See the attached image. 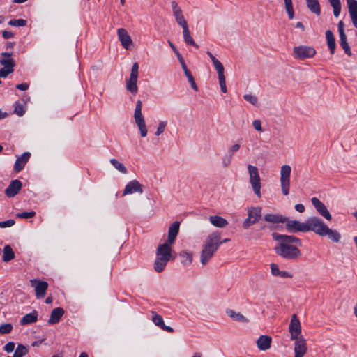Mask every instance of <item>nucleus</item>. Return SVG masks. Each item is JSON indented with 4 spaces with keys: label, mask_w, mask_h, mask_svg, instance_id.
Returning <instances> with one entry per match:
<instances>
[{
    "label": "nucleus",
    "mask_w": 357,
    "mask_h": 357,
    "mask_svg": "<svg viewBox=\"0 0 357 357\" xmlns=\"http://www.w3.org/2000/svg\"><path fill=\"white\" fill-rule=\"evenodd\" d=\"M278 276L280 278H291L293 277V275L291 273H289V272L285 271H280Z\"/></svg>",
    "instance_id": "obj_60"
},
{
    "label": "nucleus",
    "mask_w": 357,
    "mask_h": 357,
    "mask_svg": "<svg viewBox=\"0 0 357 357\" xmlns=\"http://www.w3.org/2000/svg\"><path fill=\"white\" fill-rule=\"evenodd\" d=\"M138 69H139V65L137 62L134 63L130 75L138 77Z\"/></svg>",
    "instance_id": "obj_58"
},
{
    "label": "nucleus",
    "mask_w": 357,
    "mask_h": 357,
    "mask_svg": "<svg viewBox=\"0 0 357 357\" xmlns=\"http://www.w3.org/2000/svg\"><path fill=\"white\" fill-rule=\"evenodd\" d=\"M270 267H271V274L273 276H278V275L280 272L278 266L276 264L272 263V264H271Z\"/></svg>",
    "instance_id": "obj_50"
},
{
    "label": "nucleus",
    "mask_w": 357,
    "mask_h": 357,
    "mask_svg": "<svg viewBox=\"0 0 357 357\" xmlns=\"http://www.w3.org/2000/svg\"><path fill=\"white\" fill-rule=\"evenodd\" d=\"M327 45L331 54H333L335 50V40L333 32L330 30L326 31Z\"/></svg>",
    "instance_id": "obj_28"
},
{
    "label": "nucleus",
    "mask_w": 357,
    "mask_h": 357,
    "mask_svg": "<svg viewBox=\"0 0 357 357\" xmlns=\"http://www.w3.org/2000/svg\"><path fill=\"white\" fill-rule=\"evenodd\" d=\"M289 331L291 335V339H298L300 337L301 333V322L296 314L291 316L290 324L289 326Z\"/></svg>",
    "instance_id": "obj_11"
},
{
    "label": "nucleus",
    "mask_w": 357,
    "mask_h": 357,
    "mask_svg": "<svg viewBox=\"0 0 357 357\" xmlns=\"http://www.w3.org/2000/svg\"><path fill=\"white\" fill-rule=\"evenodd\" d=\"M31 287H34L36 296L37 298H43L45 296L46 291L48 287L47 282L40 281L36 279L30 280Z\"/></svg>",
    "instance_id": "obj_12"
},
{
    "label": "nucleus",
    "mask_w": 357,
    "mask_h": 357,
    "mask_svg": "<svg viewBox=\"0 0 357 357\" xmlns=\"http://www.w3.org/2000/svg\"><path fill=\"white\" fill-rule=\"evenodd\" d=\"M313 206L316 208L317 211L326 220H331L332 216L328 211L326 206L317 197L311 199Z\"/></svg>",
    "instance_id": "obj_14"
},
{
    "label": "nucleus",
    "mask_w": 357,
    "mask_h": 357,
    "mask_svg": "<svg viewBox=\"0 0 357 357\" xmlns=\"http://www.w3.org/2000/svg\"><path fill=\"white\" fill-rule=\"evenodd\" d=\"M180 223L178 221L173 222L168 229L167 243L170 245L173 244L179 232Z\"/></svg>",
    "instance_id": "obj_19"
},
{
    "label": "nucleus",
    "mask_w": 357,
    "mask_h": 357,
    "mask_svg": "<svg viewBox=\"0 0 357 357\" xmlns=\"http://www.w3.org/2000/svg\"><path fill=\"white\" fill-rule=\"evenodd\" d=\"M142 102L141 100H138L136 102L135 112H134V119L135 122L137 125L140 135L142 137H144L147 135V129L145 123L144 118L142 113Z\"/></svg>",
    "instance_id": "obj_7"
},
{
    "label": "nucleus",
    "mask_w": 357,
    "mask_h": 357,
    "mask_svg": "<svg viewBox=\"0 0 357 357\" xmlns=\"http://www.w3.org/2000/svg\"><path fill=\"white\" fill-rule=\"evenodd\" d=\"M264 220L272 223H285L287 217L274 214H266L264 215Z\"/></svg>",
    "instance_id": "obj_29"
},
{
    "label": "nucleus",
    "mask_w": 357,
    "mask_h": 357,
    "mask_svg": "<svg viewBox=\"0 0 357 357\" xmlns=\"http://www.w3.org/2000/svg\"><path fill=\"white\" fill-rule=\"evenodd\" d=\"M28 353V349L23 344H18L13 354V357H23Z\"/></svg>",
    "instance_id": "obj_37"
},
{
    "label": "nucleus",
    "mask_w": 357,
    "mask_h": 357,
    "mask_svg": "<svg viewBox=\"0 0 357 357\" xmlns=\"http://www.w3.org/2000/svg\"><path fill=\"white\" fill-rule=\"evenodd\" d=\"M167 123L165 121H159L158 126L157 130L155 132L156 136H159L162 133H163V132L165 131V127L167 126Z\"/></svg>",
    "instance_id": "obj_48"
},
{
    "label": "nucleus",
    "mask_w": 357,
    "mask_h": 357,
    "mask_svg": "<svg viewBox=\"0 0 357 357\" xmlns=\"http://www.w3.org/2000/svg\"><path fill=\"white\" fill-rule=\"evenodd\" d=\"M272 238L278 242V245L274 248L278 255L287 260H294L301 256L298 248L292 245L293 243L298 246L302 245L301 241L298 238L291 235L280 234L276 232L272 234Z\"/></svg>",
    "instance_id": "obj_1"
},
{
    "label": "nucleus",
    "mask_w": 357,
    "mask_h": 357,
    "mask_svg": "<svg viewBox=\"0 0 357 357\" xmlns=\"http://www.w3.org/2000/svg\"><path fill=\"white\" fill-rule=\"evenodd\" d=\"M14 112L19 116H23L25 113L23 105L20 102H16L15 105Z\"/></svg>",
    "instance_id": "obj_47"
},
{
    "label": "nucleus",
    "mask_w": 357,
    "mask_h": 357,
    "mask_svg": "<svg viewBox=\"0 0 357 357\" xmlns=\"http://www.w3.org/2000/svg\"><path fill=\"white\" fill-rule=\"evenodd\" d=\"M243 98L245 101L250 102L254 106L257 105L258 104V98L256 96L252 94H245L243 96Z\"/></svg>",
    "instance_id": "obj_42"
},
{
    "label": "nucleus",
    "mask_w": 357,
    "mask_h": 357,
    "mask_svg": "<svg viewBox=\"0 0 357 357\" xmlns=\"http://www.w3.org/2000/svg\"><path fill=\"white\" fill-rule=\"evenodd\" d=\"M14 69H9L6 68H2L0 69V77L5 78L9 74L12 73L13 72Z\"/></svg>",
    "instance_id": "obj_52"
},
{
    "label": "nucleus",
    "mask_w": 357,
    "mask_h": 357,
    "mask_svg": "<svg viewBox=\"0 0 357 357\" xmlns=\"http://www.w3.org/2000/svg\"><path fill=\"white\" fill-rule=\"evenodd\" d=\"M135 192L139 194L143 192V185L137 180L131 181L126 185L123 195L133 194Z\"/></svg>",
    "instance_id": "obj_16"
},
{
    "label": "nucleus",
    "mask_w": 357,
    "mask_h": 357,
    "mask_svg": "<svg viewBox=\"0 0 357 357\" xmlns=\"http://www.w3.org/2000/svg\"><path fill=\"white\" fill-rule=\"evenodd\" d=\"M183 72H184V73H185V76H186L189 83L190 84L191 87L195 91H198V87H197V84L195 83L194 77H193L192 75L191 74L190 71L188 69H187L185 70H183Z\"/></svg>",
    "instance_id": "obj_40"
},
{
    "label": "nucleus",
    "mask_w": 357,
    "mask_h": 357,
    "mask_svg": "<svg viewBox=\"0 0 357 357\" xmlns=\"http://www.w3.org/2000/svg\"><path fill=\"white\" fill-rule=\"evenodd\" d=\"M14 349L15 343L13 342H9L4 346V350L8 353L12 352Z\"/></svg>",
    "instance_id": "obj_55"
},
{
    "label": "nucleus",
    "mask_w": 357,
    "mask_h": 357,
    "mask_svg": "<svg viewBox=\"0 0 357 357\" xmlns=\"http://www.w3.org/2000/svg\"><path fill=\"white\" fill-rule=\"evenodd\" d=\"M218 80L220 86H225L226 85L225 77L224 74L218 75Z\"/></svg>",
    "instance_id": "obj_61"
},
{
    "label": "nucleus",
    "mask_w": 357,
    "mask_h": 357,
    "mask_svg": "<svg viewBox=\"0 0 357 357\" xmlns=\"http://www.w3.org/2000/svg\"><path fill=\"white\" fill-rule=\"evenodd\" d=\"M220 245L221 234L219 231L212 232L206 236L200 254V262L202 266L209 262Z\"/></svg>",
    "instance_id": "obj_3"
},
{
    "label": "nucleus",
    "mask_w": 357,
    "mask_h": 357,
    "mask_svg": "<svg viewBox=\"0 0 357 357\" xmlns=\"http://www.w3.org/2000/svg\"><path fill=\"white\" fill-rule=\"evenodd\" d=\"M340 45L342 46V47L343 48L344 52L349 55V56H351V50H350V47L347 43V36H341L340 37Z\"/></svg>",
    "instance_id": "obj_39"
},
{
    "label": "nucleus",
    "mask_w": 357,
    "mask_h": 357,
    "mask_svg": "<svg viewBox=\"0 0 357 357\" xmlns=\"http://www.w3.org/2000/svg\"><path fill=\"white\" fill-rule=\"evenodd\" d=\"M171 5H172L173 14H174V16L175 17V18L183 15L182 10L179 8V6H178V3L176 1H172Z\"/></svg>",
    "instance_id": "obj_43"
},
{
    "label": "nucleus",
    "mask_w": 357,
    "mask_h": 357,
    "mask_svg": "<svg viewBox=\"0 0 357 357\" xmlns=\"http://www.w3.org/2000/svg\"><path fill=\"white\" fill-rule=\"evenodd\" d=\"M285 8H286V10L289 15V19H291V20L293 19L294 16L293 6L292 5L285 6Z\"/></svg>",
    "instance_id": "obj_57"
},
{
    "label": "nucleus",
    "mask_w": 357,
    "mask_h": 357,
    "mask_svg": "<svg viewBox=\"0 0 357 357\" xmlns=\"http://www.w3.org/2000/svg\"><path fill=\"white\" fill-rule=\"evenodd\" d=\"M2 36L4 39H9L13 37V33L9 31H3L2 32Z\"/></svg>",
    "instance_id": "obj_62"
},
{
    "label": "nucleus",
    "mask_w": 357,
    "mask_h": 357,
    "mask_svg": "<svg viewBox=\"0 0 357 357\" xmlns=\"http://www.w3.org/2000/svg\"><path fill=\"white\" fill-rule=\"evenodd\" d=\"M208 219L213 226L218 228H224L228 225V221L219 215H211Z\"/></svg>",
    "instance_id": "obj_25"
},
{
    "label": "nucleus",
    "mask_w": 357,
    "mask_h": 357,
    "mask_svg": "<svg viewBox=\"0 0 357 357\" xmlns=\"http://www.w3.org/2000/svg\"><path fill=\"white\" fill-rule=\"evenodd\" d=\"M241 146L239 144H234L231 146H230L228 149V153L233 155L236 152H237Z\"/></svg>",
    "instance_id": "obj_54"
},
{
    "label": "nucleus",
    "mask_w": 357,
    "mask_h": 357,
    "mask_svg": "<svg viewBox=\"0 0 357 357\" xmlns=\"http://www.w3.org/2000/svg\"><path fill=\"white\" fill-rule=\"evenodd\" d=\"M152 321L156 326H159L160 328H161L164 324L162 317L155 312H152Z\"/></svg>",
    "instance_id": "obj_41"
},
{
    "label": "nucleus",
    "mask_w": 357,
    "mask_h": 357,
    "mask_svg": "<svg viewBox=\"0 0 357 357\" xmlns=\"http://www.w3.org/2000/svg\"><path fill=\"white\" fill-rule=\"evenodd\" d=\"M1 55L4 58L0 59V64L6 68L13 69L15 63V61L10 58L12 54L9 52H2Z\"/></svg>",
    "instance_id": "obj_24"
},
{
    "label": "nucleus",
    "mask_w": 357,
    "mask_h": 357,
    "mask_svg": "<svg viewBox=\"0 0 357 357\" xmlns=\"http://www.w3.org/2000/svg\"><path fill=\"white\" fill-rule=\"evenodd\" d=\"M175 19H176V21L178 23V24L181 26L183 29L184 27H188V26L187 21L185 20L183 15H181V16H179L178 17H176Z\"/></svg>",
    "instance_id": "obj_51"
},
{
    "label": "nucleus",
    "mask_w": 357,
    "mask_h": 357,
    "mask_svg": "<svg viewBox=\"0 0 357 357\" xmlns=\"http://www.w3.org/2000/svg\"><path fill=\"white\" fill-rule=\"evenodd\" d=\"M15 258V253L10 245L3 248V260L8 262Z\"/></svg>",
    "instance_id": "obj_34"
},
{
    "label": "nucleus",
    "mask_w": 357,
    "mask_h": 357,
    "mask_svg": "<svg viewBox=\"0 0 357 357\" xmlns=\"http://www.w3.org/2000/svg\"><path fill=\"white\" fill-rule=\"evenodd\" d=\"M294 57L298 59L312 58L316 54L314 48L310 46L301 45L295 47L293 50Z\"/></svg>",
    "instance_id": "obj_10"
},
{
    "label": "nucleus",
    "mask_w": 357,
    "mask_h": 357,
    "mask_svg": "<svg viewBox=\"0 0 357 357\" xmlns=\"http://www.w3.org/2000/svg\"><path fill=\"white\" fill-rule=\"evenodd\" d=\"M261 217V208L259 206L250 207L248 209V218L243 222L245 229L257 223Z\"/></svg>",
    "instance_id": "obj_8"
},
{
    "label": "nucleus",
    "mask_w": 357,
    "mask_h": 357,
    "mask_svg": "<svg viewBox=\"0 0 357 357\" xmlns=\"http://www.w3.org/2000/svg\"><path fill=\"white\" fill-rule=\"evenodd\" d=\"M226 314L233 320L241 322V323H247L248 322V319L243 316L241 313L235 312L233 310L227 309L226 310Z\"/></svg>",
    "instance_id": "obj_27"
},
{
    "label": "nucleus",
    "mask_w": 357,
    "mask_h": 357,
    "mask_svg": "<svg viewBox=\"0 0 357 357\" xmlns=\"http://www.w3.org/2000/svg\"><path fill=\"white\" fill-rule=\"evenodd\" d=\"M306 3L307 8L312 13L320 15L321 9L318 0H306Z\"/></svg>",
    "instance_id": "obj_32"
},
{
    "label": "nucleus",
    "mask_w": 357,
    "mask_h": 357,
    "mask_svg": "<svg viewBox=\"0 0 357 357\" xmlns=\"http://www.w3.org/2000/svg\"><path fill=\"white\" fill-rule=\"evenodd\" d=\"M117 35L121 45L126 50H130L132 45V40L128 32L123 28L117 29Z\"/></svg>",
    "instance_id": "obj_15"
},
{
    "label": "nucleus",
    "mask_w": 357,
    "mask_h": 357,
    "mask_svg": "<svg viewBox=\"0 0 357 357\" xmlns=\"http://www.w3.org/2000/svg\"><path fill=\"white\" fill-rule=\"evenodd\" d=\"M64 314V310L62 307H56L53 309L50 314V319L47 321L49 325L59 322L61 318Z\"/></svg>",
    "instance_id": "obj_22"
},
{
    "label": "nucleus",
    "mask_w": 357,
    "mask_h": 357,
    "mask_svg": "<svg viewBox=\"0 0 357 357\" xmlns=\"http://www.w3.org/2000/svg\"><path fill=\"white\" fill-rule=\"evenodd\" d=\"M30 156L31 154L29 152H24L21 156L17 158L14 165V169L16 172H19L23 169Z\"/></svg>",
    "instance_id": "obj_20"
},
{
    "label": "nucleus",
    "mask_w": 357,
    "mask_h": 357,
    "mask_svg": "<svg viewBox=\"0 0 357 357\" xmlns=\"http://www.w3.org/2000/svg\"><path fill=\"white\" fill-rule=\"evenodd\" d=\"M252 126L257 131H262L261 123L259 120H254L252 121Z\"/></svg>",
    "instance_id": "obj_56"
},
{
    "label": "nucleus",
    "mask_w": 357,
    "mask_h": 357,
    "mask_svg": "<svg viewBox=\"0 0 357 357\" xmlns=\"http://www.w3.org/2000/svg\"><path fill=\"white\" fill-rule=\"evenodd\" d=\"M16 88L21 91H26L29 88L27 83H22L16 85Z\"/></svg>",
    "instance_id": "obj_63"
},
{
    "label": "nucleus",
    "mask_w": 357,
    "mask_h": 357,
    "mask_svg": "<svg viewBox=\"0 0 357 357\" xmlns=\"http://www.w3.org/2000/svg\"><path fill=\"white\" fill-rule=\"evenodd\" d=\"M110 163L120 172L126 174L128 172L127 169L123 163L119 162L117 160L112 158L109 160Z\"/></svg>",
    "instance_id": "obj_38"
},
{
    "label": "nucleus",
    "mask_w": 357,
    "mask_h": 357,
    "mask_svg": "<svg viewBox=\"0 0 357 357\" xmlns=\"http://www.w3.org/2000/svg\"><path fill=\"white\" fill-rule=\"evenodd\" d=\"M206 54L208 55V56L211 59L212 63H213L215 70H217L218 75L224 74V66L222 64V63L218 59H216L212 54V53L211 52L207 51Z\"/></svg>",
    "instance_id": "obj_31"
},
{
    "label": "nucleus",
    "mask_w": 357,
    "mask_h": 357,
    "mask_svg": "<svg viewBox=\"0 0 357 357\" xmlns=\"http://www.w3.org/2000/svg\"><path fill=\"white\" fill-rule=\"evenodd\" d=\"M206 54L208 55V56L211 59L212 63H213L215 70H217L218 75L224 74V66L222 64V63L218 59H216L212 54V53L211 52L207 51Z\"/></svg>",
    "instance_id": "obj_30"
},
{
    "label": "nucleus",
    "mask_w": 357,
    "mask_h": 357,
    "mask_svg": "<svg viewBox=\"0 0 357 357\" xmlns=\"http://www.w3.org/2000/svg\"><path fill=\"white\" fill-rule=\"evenodd\" d=\"M22 187V183L17 179L13 180L8 188L5 190V194L8 197H13L15 196Z\"/></svg>",
    "instance_id": "obj_18"
},
{
    "label": "nucleus",
    "mask_w": 357,
    "mask_h": 357,
    "mask_svg": "<svg viewBox=\"0 0 357 357\" xmlns=\"http://www.w3.org/2000/svg\"><path fill=\"white\" fill-rule=\"evenodd\" d=\"M13 325L10 323L1 324L0 326V334H8L13 330Z\"/></svg>",
    "instance_id": "obj_44"
},
{
    "label": "nucleus",
    "mask_w": 357,
    "mask_h": 357,
    "mask_svg": "<svg viewBox=\"0 0 357 357\" xmlns=\"http://www.w3.org/2000/svg\"><path fill=\"white\" fill-rule=\"evenodd\" d=\"M338 31H339L340 37L346 36V34L344 33V23L342 21H340L338 23Z\"/></svg>",
    "instance_id": "obj_59"
},
{
    "label": "nucleus",
    "mask_w": 357,
    "mask_h": 357,
    "mask_svg": "<svg viewBox=\"0 0 357 357\" xmlns=\"http://www.w3.org/2000/svg\"><path fill=\"white\" fill-rule=\"evenodd\" d=\"M138 77L130 75V78L126 82V88L127 91L132 94H136L138 91L137 87Z\"/></svg>",
    "instance_id": "obj_23"
},
{
    "label": "nucleus",
    "mask_w": 357,
    "mask_h": 357,
    "mask_svg": "<svg viewBox=\"0 0 357 357\" xmlns=\"http://www.w3.org/2000/svg\"><path fill=\"white\" fill-rule=\"evenodd\" d=\"M272 337L267 335H261L256 341V344L259 351H267L271 347Z\"/></svg>",
    "instance_id": "obj_17"
},
{
    "label": "nucleus",
    "mask_w": 357,
    "mask_h": 357,
    "mask_svg": "<svg viewBox=\"0 0 357 357\" xmlns=\"http://www.w3.org/2000/svg\"><path fill=\"white\" fill-rule=\"evenodd\" d=\"M291 172V168L289 165H284L280 168V182L282 193L284 196L289 194Z\"/></svg>",
    "instance_id": "obj_6"
},
{
    "label": "nucleus",
    "mask_w": 357,
    "mask_h": 357,
    "mask_svg": "<svg viewBox=\"0 0 357 357\" xmlns=\"http://www.w3.org/2000/svg\"><path fill=\"white\" fill-rule=\"evenodd\" d=\"M308 231H312L320 236H327L335 243H338L341 238V235L337 231L328 227L325 222L317 216L307 219V232Z\"/></svg>",
    "instance_id": "obj_2"
},
{
    "label": "nucleus",
    "mask_w": 357,
    "mask_h": 357,
    "mask_svg": "<svg viewBox=\"0 0 357 357\" xmlns=\"http://www.w3.org/2000/svg\"><path fill=\"white\" fill-rule=\"evenodd\" d=\"M331 6L333 8V14L335 17H337L341 11V2L340 0H328Z\"/></svg>",
    "instance_id": "obj_36"
},
{
    "label": "nucleus",
    "mask_w": 357,
    "mask_h": 357,
    "mask_svg": "<svg viewBox=\"0 0 357 357\" xmlns=\"http://www.w3.org/2000/svg\"><path fill=\"white\" fill-rule=\"evenodd\" d=\"M179 256L182 258L181 263L184 265L191 264L192 261V255L187 251L183 250L180 252Z\"/></svg>",
    "instance_id": "obj_35"
},
{
    "label": "nucleus",
    "mask_w": 357,
    "mask_h": 357,
    "mask_svg": "<svg viewBox=\"0 0 357 357\" xmlns=\"http://www.w3.org/2000/svg\"><path fill=\"white\" fill-rule=\"evenodd\" d=\"M294 208L299 213H303L305 211V206L302 204H296L294 206Z\"/></svg>",
    "instance_id": "obj_64"
},
{
    "label": "nucleus",
    "mask_w": 357,
    "mask_h": 357,
    "mask_svg": "<svg viewBox=\"0 0 357 357\" xmlns=\"http://www.w3.org/2000/svg\"><path fill=\"white\" fill-rule=\"evenodd\" d=\"M8 24L13 26H24L26 25V21L23 19L11 20Z\"/></svg>",
    "instance_id": "obj_45"
},
{
    "label": "nucleus",
    "mask_w": 357,
    "mask_h": 357,
    "mask_svg": "<svg viewBox=\"0 0 357 357\" xmlns=\"http://www.w3.org/2000/svg\"><path fill=\"white\" fill-rule=\"evenodd\" d=\"M248 171L249 174V181L252 188L255 194L258 197H261V178L259 174V170L257 167L248 165Z\"/></svg>",
    "instance_id": "obj_5"
},
{
    "label": "nucleus",
    "mask_w": 357,
    "mask_h": 357,
    "mask_svg": "<svg viewBox=\"0 0 357 357\" xmlns=\"http://www.w3.org/2000/svg\"><path fill=\"white\" fill-rule=\"evenodd\" d=\"M171 247L167 243L159 245L156 250V259L154 269L156 272H162L171 257Z\"/></svg>",
    "instance_id": "obj_4"
},
{
    "label": "nucleus",
    "mask_w": 357,
    "mask_h": 357,
    "mask_svg": "<svg viewBox=\"0 0 357 357\" xmlns=\"http://www.w3.org/2000/svg\"><path fill=\"white\" fill-rule=\"evenodd\" d=\"M347 2L352 23L357 28V1L356 0H347Z\"/></svg>",
    "instance_id": "obj_21"
},
{
    "label": "nucleus",
    "mask_w": 357,
    "mask_h": 357,
    "mask_svg": "<svg viewBox=\"0 0 357 357\" xmlns=\"http://www.w3.org/2000/svg\"><path fill=\"white\" fill-rule=\"evenodd\" d=\"M35 215H36V213L34 211L22 212V213H17L16 217L19 218L27 219V218H30L35 216Z\"/></svg>",
    "instance_id": "obj_49"
},
{
    "label": "nucleus",
    "mask_w": 357,
    "mask_h": 357,
    "mask_svg": "<svg viewBox=\"0 0 357 357\" xmlns=\"http://www.w3.org/2000/svg\"><path fill=\"white\" fill-rule=\"evenodd\" d=\"M285 228L290 233H307V220L305 222H300L296 220H289L287 218Z\"/></svg>",
    "instance_id": "obj_9"
},
{
    "label": "nucleus",
    "mask_w": 357,
    "mask_h": 357,
    "mask_svg": "<svg viewBox=\"0 0 357 357\" xmlns=\"http://www.w3.org/2000/svg\"><path fill=\"white\" fill-rule=\"evenodd\" d=\"M38 320V312L33 310L31 313L25 314L20 319V324L22 326L35 323Z\"/></svg>",
    "instance_id": "obj_26"
},
{
    "label": "nucleus",
    "mask_w": 357,
    "mask_h": 357,
    "mask_svg": "<svg viewBox=\"0 0 357 357\" xmlns=\"http://www.w3.org/2000/svg\"><path fill=\"white\" fill-rule=\"evenodd\" d=\"M183 35L184 41L187 44L192 45L194 47H195L196 48L199 47V45L194 41L193 38L191 37L188 26L184 27L183 29Z\"/></svg>",
    "instance_id": "obj_33"
},
{
    "label": "nucleus",
    "mask_w": 357,
    "mask_h": 357,
    "mask_svg": "<svg viewBox=\"0 0 357 357\" xmlns=\"http://www.w3.org/2000/svg\"><path fill=\"white\" fill-rule=\"evenodd\" d=\"M232 159H233V155L227 153L222 158V162H221L222 166L224 168L229 167L231 163Z\"/></svg>",
    "instance_id": "obj_46"
},
{
    "label": "nucleus",
    "mask_w": 357,
    "mask_h": 357,
    "mask_svg": "<svg viewBox=\"0 0 357 357\" xmlns=\"http://www.w3.org/2000/svg\"><path fill=\"white\" fill-rule=\"evenodd\" d=\"M14 224H15V220L10 219L8 220L0 222V227H1V228L10 227H12L13 225H14Z\"/></svg>",
    "instance_id": "obj_53"
},
{
    "label": "nucleus",
    "mask_w": 357,
    "mask_h": 357,
    "mask_svg": "<svg viewBox=\"0 0 357 357\" xmlns=\"http://www.w3.org/2000/svg\"><path fill=\"white\" fill-rule=\"evenodd\" d=\"M294 340V357H303L307 352L306 341L303 336L298 337V339H291Z\"/></svg>",
    "instance_id": "obj_13"
}]
</instances>
